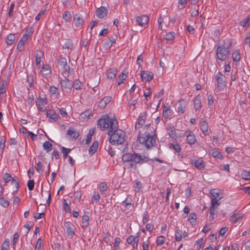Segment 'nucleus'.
I'll use <instances>...</instances> for the list:
<instances>
[{"mask_svg": "<svg viewBox=\"0 0 250 250\" xmlns=\"http://www.w3.org/2000/svg\"><path fill=\"white\" fill-rule=\"evenodd\" d=\"M187 2L188 0H179L178 8L181 10L184 9L186 7Z\"/></svg>", "mask_w": 250, "mask_h": 250, "instance_id": "obj_49", "label": "nucleus"}, {"mask_svg": "<svg viewBox=\"0 0 250 250\" xmlns=\"http://www.w3.org/2000/svg\"><path fill=\"white\" fill-rule=\"evenodd\" d=\"M169 148H172L177 152H180L181 150V147L179 144H173L172 143L169 144Z\"/></svg>", "mask_w": 250, "mask_h": 250, "instance_id": "obj_42", "label": "nucleus"}, {"mask_svg": "<svg viewBox=\"0 0 250 250\" xmlns=\"http://www.w3.org/2000/svg\"><path fill=\"white\" fill-rule=\"evenodd\" d=\"M186 105V102L184 99H181L179 102L178 106L177 107V112L179 115L184 113Z\"/></svg>", "mask_w": 250, "mask_h": 250, "instance_id": "obj_23", "label": "nucleus"}, {"mask_svg": "<svg viewBox=\"0 0 250 250\" xmlns=\"http://www.w3.org/2000/svg\"><path fill=\"white\" fill-rule=\"evenodd\" d=\"M215 79L217 83V88L220 90L223 89L226 85L225 76L221 72H218L215 74Z\"/></svg>", "mask_w": 250, "mask_h": 250, "instance_id": "obj_9", "label": "nucleus"}, {"mask_svg": "<svg viewBox=\"0 0 250 250\" xmlns=\"http://www.w3.org/2000/svg\"><path fill=\"white\" fill-rule=\"evenodd\" d=\"M196 214L195 212H191L189 214L188 220L191 223L193 224L196 222Z\"/></svg>", "mask_w": 250, "mask_h": 250, "instance_id": "obj_53", "label": "nucleus"}, {"mask_svg": "<svg viewBox=\"0 0 250 250\" xmlns=\"http://www.w3.org/2000/svg\"><path fill=\"white\" fill-rule=\"evenodd\" d=\"M128 198H126L125 200L122 202V204L124 206L126 209H131V207H133L132 200L130 199V201L127 202Z\"/></svg>", "mask_w": 250, "mask_h": 250, "instance_id": "obj_35", "label": "nucleus"}, {"mask_svg": "<svg viewBox=\"0 0 250 250\" xmlns=\"http://www.w3.org/2000/svg\"><path fill=\"white\" fill-rule=\"evenodd\" d=\"M111 100V97L110 96H106L101 99L98 103V106L102 109L104 108L106 104L110 103Z\"/></svg>", "mask_w": 250, "mask_h": 250, "instance_id": "obj_21", "label": "nucleus"}, {"mask_svg": "<svg viewBox=\"0 0 250 250\" xmlns=\"http://www.w3.org/2000/svg\"><path fill=\"white\" fill-rule=\"evenodd\" d=\"M233 61L234 62H239L241 59L240 52L239 50L234 51L232 54Z\"/></svg>", "mask_w": 250, "mask_h": 250, "instance_id": "obj_34", "label": "nucleus"}, {"mask_svg": "<svg viewBox=\"0 0 250 250\" xmlns=\"http://www.w3.org/2000/svg\"><path fill=\"white\" fill-rule=\"evenodd\" d=\"M107 9L104 7H101L97 9L96 16L100 19H103L107 15Z\"/></svg>", "mask_w": 250, "mask_h": 250, "instance_id": "obj_20", "label": "nucleus"}, {"mask_svg": "<svg viewBox=\"0 0 250 250\" xmlns=\"http://www.w3.org/2000/svg\"><path fill=\"white\" fill-rule=\"evenodd\" d=\"M240 24L244 27L249 26L250 25V15L241 21L240 22Z\"/></svg>", "mask_w": 250, "mask_h": 250, "instance_id": "obj_33", "label": "nucleus"}, {"mask_svg": "<svg viewBox=\"0 0 250 250\" xmlns=\"http://www.w3.org/2000/svg\"><path fill=\"white\" fill-rule=\"evenodd\" d=\"M62 17L66 22H69L71 20V14L69 11H66L62 14Z\"/></svg>", "mask_w": 250, "mask_h": 250, "instance_id": "obj_38", "label": "nucleus"}, {"mask_svg": "<svg viewBox=\"0 0 250 250\" xmlns=\"http://www.w3.org/2000/svg\"><path fill=\"white\" fill-rule=\"evenodd\" d=\"M67 77H64V80H62L60 81L62 90L63 92L68 93L70 91L72 85L69 80L66 78Z\"/></svg>", "mask_w": 250, "mask_h": 250, "instance_id": "obj_10", "label": "nucleus"}, {"mask_svg": "<svg viewBox=\"0 0 250 250\" xmlns=\"http://www.w3.org/2000/svg\"><path fill=\"white\" fill-rule=\"evenodd\" d=\"M117 70L116 68H111L108 69L106 72V75L108 79L113 80L116 77Z\"/></svg>", "mask_w": 250, "mask_h": 250, "instance_id": "obj_26", "label": "nucleus"}, {"mask_svg": "<svg viewBox=\"0 0 250 250\" xmlns=\"http://www.w3.org/2000/svg\"><path fill=\"white\" fill-rule=\"evenodd\" d=\"M72 85L76 90H80L82 88L83 83L79 79H76Z\"/></svg>", "mask_w": 250, "mask_h": 250, "instance_id": "obj_37", "label": "nucleus"}, {"mask_svg": "<svg viewBox=\"0 0 250 250\" xmlns=\"http://www.w3.org/2000/svg\"><path fill=\"white\" fill-rule=\"evenodd\" d=\"M141 76L143 81L149 82L153 78V73L152 72L142 71Z\"/></svg>", "mask_w": 250, "mask_h": 250, "instance_id": "obj_17", "label": "nucleus"}, {"mask_svg": "<svg viewBox=\"0 0 250 250\" xmlns=\"http://www.w3.org/2000/svg\"><path fill=\"white\" fill-rule=\"evenodd\" d=\"M242 177L243 179L246 180H250V170L247 171V170H243L242 174H241Z\"/></svg>", "mask_w": 250, "mask_h": 250, "instance_id": "obj_46", "label": "nucleus"}, {"mask_svg": "<svg viewBox=\"0 0 250 250\" xmlns=\"http://www.w3.org/2000/svg\"><path fill=\"white\" fill-rule=\"evenodd\" d=\"M240 216L238 214L234 213L230 217V221L233 222H236L240 218Z\"/></svg>", "mask_w": 250, "mask_h": 250, "instance_id": "obj_64", "label": "nucleus"}, {"mask_svg": "<svg viewBox=\"0 0 250 250\" xmlns=\"http://www.w3.org/2000/svg\"><path fill=\"white\" fill-rule=\"evenodd\" d=\"M73 23L77 28H82L83 26V19L80 14H76L73 16Z\"/></svg>", "mask_w": 250, "mask_h": 250, "instance_id": "obj_13", "label": "nucleus"}, {"mask_svg": "<svg viewBox=\"0 0 250 250\" xmlns=\"http://www.w3.org/2000/svg\"><path fill=\"white\" fill-rule=\"evenodd\" d=\"M211 195V206L217 208L220 205L219 200L222 198V196L215 189H212L210 191Z\"/></svg>", "mask_w": 250, "mask_h": 250, "instance_id": "obj_8", "label": "nucleus"}, {"mask_svg": "<svg viewBox=\"0 0 250 250\" xmlns=\"http://www.w3.org/2000/svg\"><path fill=\"white\" fill-rule=\"evenodd\" d=\"M149 158L145 155L142 156L139 153H125L122 156L123 162L127 163L128 168L136 169L137 164H143L149 160Z\"/></svg>", "mask_w": 250, "mask_h": 250, "instance_id": "obj_2", "label": "nucleus"}, {"mask_svg": "<svg viewBox=\"0 0 250 250\" xmlns=\"http://www.w3.org/2000/svg\"><path fill=\"white\" fill-rule=\"evenodd\" d=\"M98 146L99 143L97 141H95L93 142L92 146L89 149V153L91 155L95 153L97 150Z\"/></svg>", "mask_w": 250, "mask_h": 250, "instance_id": "obj_31", "label": "nucleus"}, {"mask_svg": "<svg viewBox=\"0 0 250 250\" xmlns=\"http://www.w3.org/2000/svg\"><path fill=\"white\" fill-rule=\"evenodd\" d=\"M33 34L32 28L30 27L29 28H27L25 30V33L23 36H25L28 38L31 37Z\"/></svg>", "mask_w": 250, "mask_h": 250, "instance_id": "obj_58", "label": "nucleus"}, {"mask_svg": "<svg viewBox=\"0 0 250 250\" xmlns=\"http://www.w3.org/2000/svg\"><path fill=\"white\" fill-rule=\"evenodd\" d=\"M36 105L39 111L42 112H44L45 111V109L44 108V104L41 102L40 99H37Z\"/></svg>", "mask_w": 250, "mask_h": 250, "instance_id": "obj_41", "label": "nucleus"}, {"mask_svg": "<svg viewBox=\"0 0 250 250\" xmlns=\"http://www.w3.org/2000/svg\"><path fill=\"white\" fill-rule=\"evenodd\" d=\"M89 217L88 215L84 214L82 217V227L83 229H86L89 226Z\"/></svg>", "mask_w": 250, "mask_h": 250, "instance_id": "obj_27", "label": "nucleus"}, {"mask_svg": "<svg viewBox=\"0 0 250 250\" xmlns=\"http://www.w3.org/2000/svg\"><path fill=\"white\" fill-rule=\"evenodd\" d=\"M194 103V108L196 110H200L201 108V96L198 95L195 97L193 100Z\"/></svg>", "mask_w": 250, "mask_h": 250, "instance_id": "obj_24", "label": "nucleus"}, {"mask_svg": "<svg viewBox=\"0 0 250 250\" xmlns=\"http://www.w3.org/2000/svg\"><path fill=\"white\" fill-rule=\"evenodd\" d=\"M2 179L5 183L11 181V185L15 187V189L13 191V194L16 192L19 188L18 178L16 176L12 177L11 175L7 173H5L2 177Z\"/></svg>", "mask_w": 250, "mask_h": 250, "instance_id": "obj_6", "label": "nucleus"}, {"mask_svg": "<svg viewBox=\"0 0 250 250\" xmlns=\"http://www.w3.org/2000/svg\"><path fill=\"white\" fill-rule=\"evenodd\" d=\"M211 155L213 157L218 159L222 158V155H221V153L219 151L216 150L215 149H212Z\"/></svg>", "mask_w": 250, "mask_h": 250, "instance_id": "obj_50", "label": "nucleus"}, {"mask_svg": "<svg viewBox=\"0 0 250 250\" xmlns=\"http://www.w3.org/2000/svg\"><path fill=\"white\" fill-rule=\"evenodd\" d=\"M64 225L66 229L67 237L72 239L75 234L74 231L75 226L70 222H65Z\"/></svg>", "mask_w": 250, "mask_h": 250, "instance_id": "obj_11", "label": "nucleus"}, {"mask_svg": "<svg viewBox=\"0 0 250 250\" xmlns=\"http://www.w3.org/2000/svg\"><path fill=\"white\" fill-rule=\"evenodd\" d=\"M0 204L4 208H7L9 205V202L7 199L1 197L0 198Z\"/></svg>", "mask_w": 250, "mask_h": 250, "instance_id": "obj_45", "label": "nucleus"}, {"mask_svg": "<svg viewBox=\"0 0 250 250\" xmlns=\"http://www.w3.org/2000/svg\"><path fill=\"white\" fill-rule=\"evenodd\" d=\"M149 18L146 15L137 16L136 18V21L137 24L141 26L147 24L148 23Z\"/></svg>", "mask_w": 250, "mask_h": 250, "instance_id": "obj_15", "label": "nucleus"}, {"mask_svg": "<svg viewBox=\"0 0 250 250\" xmlns=\"http://www.w3.org/2000/svg\"><path fill=\"white\" fill-rule=\"evenodd\" d=\"M165 240V237L162 235H160L157 237L156 243L157 245L161 246L164 243Z\"/></svg>", "mask_w": 250, "mask_h": 250, "instance_id": "obj_52", "label": "nucleus"}, {"mask_svg": "<svg viewBox=\"0 0 250 250\" xmlns=\"http://www.w3.org/2000/svg\"><path fill=\"white\" fill-rule=\"evenodd\" d=\"M184 135L186 136L187 143L192 145L196 141L194 134L190 130L185 131Z\"/></svg>", "mask_w": 250, "mask_h": 250, "instance_id": "obj_14", "label": "nucleus"}, {"mask_svg": "<svg viewBox=\"0 0 250 250\" xmlns=\"http://www.w3.org/2000/svg\"><path fill=\"white\" fill-rule=\"evenodd\" d=\"M136 240H137L135 238V236L133 235H130L126 239V242L129 245H131L132 244H133V242L136 241Z\"/></svg>", "mask_w": 250, "mask_h": 250, "instance_id": "obj_56", "label": "nucleus"}, {"mask_svg": "<svg viewBox=\"0 0 250 250\" xmlns=\"http://www.w3.org/2000/svg\"><path fill=\"white\" fill-rule=\"evenodd\" d=\"M156 135H151L149 132H145L138 136L139 143L145 145L147 148H151L156 144Z\"/></svg>", "mask_w": 250, "mask_h": 250, "instance_id": "obj_3", "label": "nucleus"}, {"mask_svg": "<svg viewBox=\"0 0 250 250\" xmlns=\"http://www.w3.org/2000/svg\"><path fill=\"white\" fill-rule=\"evenodd\" d=\"M100 196L99 194L96 191H94L92 196V199L95 201L96 203L99 202Z\"/></svg>", "mask_w": 250, "mask_h": 250, "instance_id": "obj_63", "label": "nucleus"}, {"mask_svg": "<svg viewBox=\"0 0 250 250\" xmlns=\"http://www.w3.org/2000/svg\"><path fill=\"white\" fill-rule=\"evenodd\" d=\"M230 52L225 46H218L216 50L217 59L222 62L226 60L229 57Z\"/></svg>", "mask_w": 250, "mask_h": 250, "instance_id": "obj_5", "label": "nucleus"}, {"mask_svg": "<svg viewBox=\"0 0 250 250\" xmlns=\"http://www.w3.org/2000/svg\"><path fill=\"white\" fill-rule=\"evenodd\" d=\"M191 164L199 170L204 169L205 167V163L202 158L193 160Z\"/></svg>", "mask_w": 250, "mask_h": 250, "instance_id": "obj_16", "label": "nucleus"}, {"mask_svg": "<svg viewBox=\"0 0 250 250\" xmlns=\"http://www.w3.org/2000/svg\"><path fill=\"white\" fill-rule=\"evenodd\" d=\"M15 40V36L14 34H9L5 39V42L7 45H11Z\"/></svg>", "mask_w": 250, "mask_h": 250, "instance_id": "obj_28", "label": "nucleus"}, {"mask_svg": "<svg viewBox=\"0 0 250 250\" xmlns=\"http://www.w3.org/2000/svg\"><path fill=\"white\" fill-rule=\"evenodd\" d=\"M149 241L147 239L145 241L142 243L143 250H149Z\"/></svg>", "mask_w": 250, "mask_h": 250, "instance_id": "obj_62", "label": "nucleus"}, {"mask_svg": "<svg viewBox=\"0 0 250 250\" xmlns=\"http://www.w3.org/2000/svg\"><path fill=\"white\" fill-rule=\"evenodd\" d=\"M67 134L74 139H77L79 136V134L77 131L71 128L68 129Z\"/></svg>", "mask_w": 250, "mask_h": 250, "instance_id": "obj_30", "label": "nucleus"}, {"mask_svg": "<svg viewBox=\"0 0 250 250\" xmlns=\"http://www.w3.org/2000/svg\"><path fill=\"white\" fill-rule=\"evenodd\" d=\"M146 114L145 112L140 113L135 125V129H139L145 124Z\"/></svg>", "mask_w": 250, "mask_h": 250, "instance_id": "obj_12", "label": "nucleus"}, {"mask_svg": "<svg viewBox=\"0 0 250 250\" xmlns=\"http://www.w3.org/2000/svg\"><path fill=\"white\" fill-rule=\"evenodd\" d=\"M27 186L29 190H32L34 187V181L33 180H29L28 181Z\"/></svg>", "mask_w": 250, "mask_h": 250, "instance_id": "obj_61", "label": "nucleus"}, {"mask_svg": "<svg viewBox=\"0 0 250 250\" xmlns=\"http://www.w3.org/2000/svg\"><path fill=\"white\" fill-rule=\"evenodd\" d=\"M175 240L176 241H180L182 238V231L180 229H177L175 233Z\"/></svg>", "mask_w": 250, "mask_h": 250, "instance_id": "obj_43", "label": "nucleus"}, {"mask_svg": "<svg viewBox=\"0 0 250 250\" xmlns=\"http://www.w3.org/2000/svg\"><path fill=\"white\" fill-rule=\"evenodd\" d=\"M42 73L46 78L49 77L51 71L50 67L47 64H43L42 67Z\"/></svg>", "mask_w": 250, "mask_h": 250, "instance_id": "obj_22", "label": "nucleus"}, {"mask_svg": "<svg viewBox=\"0 0 250 250\" xmlns=\"http://www.w3.org/2000/svg\"><path fill=\"white\" fill-rule=\"evenodd\" d=\"M167 133L171 138L175 140L180 137V135L176 133L175 129H168Z\"/></svg>", "mask_w": 250, "mask_h": 250, "instance_id": "obj_36", "label": "nucleus"}, {"mask_svg": "<svg viewBox=\"0 0 250 250\" xmlns=\"http://www.w3.org/2000/svg\"><path fill=\"white\" fill-rule=\"evenodd\" d=\"M46 115L48 117V121L50 122H55L60 118V116L57 114L54 111H47Z\"/></svg>", "mask_w": 250, "mask_h": 250, "instance_id": "obj_18", "label": "nucleus"}, {"mask_svg": "<svg viewBox=\"0 0 250 250\" xmlns=\"http://www.w3.org/2000/svg\"><path fill=\"white\" fill-rule=\"evenodd\" d=\"M19 234L18 232L15 233L13 236V239L12 240V246L14 249H15L16 244L17 242V240L19 237Z\"/></svg>", "mask_w": 250, "mask_h": 250, "instance_id": "obj_54", "label": "nucleus"}, {"mask_svg": "<svg viewBox=\"0 0 250 250\" xmlns=\"http://www.w3.org/2000/svg\"><path fill=\"white\" fill-rule=\"evenodd\" d=\"M175 37V33L173 32H170L166 34L165 36V39L167 41L172 40Z\"/></svg>", "mask_w": 250, "mask_h": 250, "instance_id": "obj_55", "label": "nucleus"}, {"mask_svg": "<svg viewBox=\"0 0 250 250\" xmlns=\"http://www.w3.org/2000/svg\"><path fill=\"white\" fill-rule=\"evenodd\" d=\"M58 63L60 66L62 67L63 71L62 74L64 77H68L70 75V67L67 63V60L65 58L59 56L57 59Z\"/></svg>", "mask_w": 250, "mask_h": 250, "instance_id": "obj_7", "label": "nucleus"}, {"mask_svg": "<svg viewBox=\"0 0 250 250\" xmlns=\"http://www.w3.org/2000/svg\"><path fill=\"white\" fill-rule=\"evenodd\" d=\"M200 129L203 133L207 136L209 134L208 132V123L205 120H202L200 123Z\"/></svg>", "mask_w": 250, "mask_h": 250, "instance_id": "obj_19", "label": "nucleus"}, {"mask_svg": "<svg viewBox=\"0 0 250 250\" xmlns=\"http://www.w3.org/2000/svg\"><path fill=\"white\" fill-rule=\"evenodd\" d=\"M9 247V241L8 239H5L3 242L2 246L1 249L4 250H7Z\"/></svg>", "mask_w": 250, "mask_h": 250, "instance_id": "obj_60", "label": "nucleus"}, {"mask_svg": "<svg viewBox=\"0 0 250 250\" xmlns=\"http://www.w3.org/2000/svg\"><path fill=\"white\" fill-rule=\"evenodd\" d=\"M127 77V74L125 71H123L122 74L119 75V79L120 82H118V85H120L121 83H123V81L125 80Z\"/></svg>", "mask_w": 250, "mask_h": 250, "instance_id": "obj_44", "label": "nucleus"}, {"mask_svg": "<svg viewBox=\"0 0 250 250\" xmlns=\"http://www.w3.org/2000/svg\"><path fill=\"white\" fill-rule=\"evenodd\" d=\"M203 244V238L199 239L196 241V243L194 245V249L195 250H199L200 249L201 246Z\"/></svg>", "mask_w": 250, "mask_h": 250, "instance_id": "obj_48", "label": "nucleus"}, {"mask_svg": "<svg viewBox=\"0 0 250 250\" xmlns=\"http://www.w3.org/2000/svg\"><path fill=\"white\" fill-rule=\"evenodd\" d=\"M107 134L110 136L109 142L113 145H122L125 141V133L118 128V121L111 123V130H108Z\"/></svg>", "mask_w": 250, "mask_h": 250, "instance_id": "obj_1", "label": "nucleus"}, {"mask_svg": "<svg viewBox=\"0 0 250 250\" xmlns=\"http://www.w3.org/2000/svg\"><path fill=\"white\" fill-rule=\"evenodd\" d=\"M43 56V53L40 50H38L35 54L36 65L38 68H40L41 59Z\"/></svg>", "mask_w": 250, "mask_h": 250, "instance_id": "obj_25", "label": "nucleus"}, {"mask_svg": "<svg viewBox=\"0 0 250 250\" xmlns=\"http://www.w3.org/2000/svg\"><path fill=\"white\" fill-rule=\"evenodd\" d=\"M73 44L70 39H67L65 41L64 44L62 45L63 49H67L71 50L73 48Z\"/></svg>", "mask_w": 250, "mask_h": 250, "instance_id": "obj_32", "label": "nucleus"}, {"mask_svg": "<svg viewBox=\"0 0 250 250\" xmlns=\"http://www.w3.org/2000/svg\"><path fill=\"white\" fill-rule=\"evenodd\" d=\"M61 149L64 159H65L67 157L68 154L69 153L71 150V149L65 148L64 146H62Z\"/></svg>", "mask_w": 250, "mask_h": 250, "instance_id": "obj_47", "label": "nucleus"}, {"mask_svg": "<svg viewBox=\"0 0 250 250\" xmlns=\"http://www.w3.org/2000/svg\"><path fill=\"white\" fill-rule=\"evenodd\" d=\"M121 241V238L120 237H116L114 240V248L115 250H121L119 245Z\"/></svg>", "mask_w": 250, "mask_h": 250, "instance_id": "obj_40", "label": "nucleus"}, {"mask_svg": "<svg viewBox=\"0 0 250 250\" xmlns=\"http://www.w3.org/2000/svg\"><path fill=\"white\" fill-rule=\"evenodd\" d=\"M82 119L83 120H86L89 119L91 116H92V111L90 109L85 110L84 112L82 113L80 115Z\"/></svg>", "mask_w": 250, "mask_h": 250, "instance_id": "obj_29", "label": "nucleus"}, {"mask_svg": "<svg viewBox=\"0 0 250 250\" xmlns=\"http://www.w3.org/2000/svg\"><path fill=\"white\" fill-rule=\"evenodd\" d=\"M25 44V43H23V42H21V41H20L18 43L17 49L20 52L23 51L24 49Z\"/></svg>", "mask_w": 250, "mask_h": 250, "instance_id": "obj_59", "label": "nucleus"}, {"mask_svg": "<svg viewBox=\"0 0 250 250\" xmlns=\"http://www.w3.org/2000/svg\"><path fill=\"white\" fill-rule=\"evenodd\" d=\"M114 121H117L116 119L109 118L107 115H104L98 120L97 125L101 130H104L106 129H108V130H111V123Z\"/></svg>", "mask_w": 250, "mask_h": 250, "instance_id": "obj_4", "label": "nucleus"}, {"mask_svg": "<svg viewBox=\"0 0 250 250\" xmlns=\"http://www.w3.org/2000/svg\"><path fill=\"white\" fill-rule=\"evenodd\" d=\"M99 189L101 192L104 193L107 189L106 184L104 182H102L100 184Z\"/></svg>", "mask_w": 250, "mask_h": 250, "instance_id": "obj_57", "label": "nucleus"}, {"mask_svg": "<svg viewBox=\"0 0 250 250\" xmlns=\"http://www.w3.org/2000/svg\"><path fill=\"white\" fill-rule=\"evenodd\" d=\"M43 148L47 152H49L52 149V145L48 141H45L43 144Z\"/></svg>", "mask_w": 250, "mask_h": 250, "instance_id": "obj_39", "label": "nucleus"}, {"mask_svg": "<svg viewBox=\"0 0 250 250\" xmlns=\"http://www.w3.org/2000/svg\"><path fill=\"white\" fill-rule=\"evenodd\" d=\"M216 207L210 206L209 208L210 216L209 217V220L212 221L214 218V211L215 210Z\"/></svg>", "mask_w": 250, "mask_h": 250, "instance_id": "obj_51", "label": "nucleus"}]
</instances>
